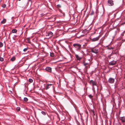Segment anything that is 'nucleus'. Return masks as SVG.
Instances as JSON below:
<instances>
[{
    "mask_svg": "<svg viewBox=\"0 0 125 125\" xmlns=\"http://www.w3.org/2000/svg\"><path fill=\"white\" fill-rule=\"evenodd\" d=\"M99 37H98L96 38H93L92 39V41H97L99 40Z\"/></svg>",
    "mask_w": 125,
    "mask_h": 125,
    "instance_id": "nucleus-12",
    "label": "nucleus"
},
{
    "mask_svg": "<svg viewBox=\"0 0 125 125\" xmlns=\"http://www.w3.org/2000/svg\"><path fill=\"white\" fill-rule=\"evenodd\" d=\"M17 31V30L16 29H13L12 30L11 32L13 33H15Z\"/></svg>",
    "mask_w": 125,
    "mask_h": 125,
    "instance_id": "nucleus-16",
    "label": "nucleus"
},
{
    "mask_svg": "<svg viewBox=\"0 0 125 125\" xmlns=\"http://www.w3.org/2000/svg\"><path fill=\"white\" fill-rule=\"evenodd\" d=\"M57 6L58 8H61V5L60 4L57 5Z\"/></svg>",
    "mask_w": 125,
    "mask_h": 125,
    "instance_id": "nucleus-30",
    "label": "nucleus"
},
{
    "mask_svg": "<svg viewBox=\"0 0 125 125\" xmlns=\"http://www.w3.org/2000/svg\"><path fill=\"white\" fill-rule=\"evenodd\" d=\"M53 86L52 84H47L46 86V90H48L51 87Z\"/></svg>",
    "mask_w": 125,
    "mask_h": 125,
    "instance_id": "nucleus-6",
    "label": "nucleus"
},
{
    "mask_svg": "<svg viewBox=\"0 0 125 125\" xmlns=\"http://www.w3.org/2000/svg\"><path fill=\"white\" fill-rule=\"evenodd\" d=\"M98 49L97 48L92 49L91 50V52L95 53H97L98 52Z\"/></svg>",
    "mask_w": 125,
    "mask_h": 125,
    "instance_id": "nucleus-4",
    "label": "nucleus"
},
{
    "mask_svg": "<svg viewBox=\"0 0 125 125\" xmlns=\"http://www.w3.org/2000/svg\"><path fill=\"white\" fill-rule=\"evenodd\" d=\"M73 46L78 50H80L81 48V45L78 43H74Z\"/></svg>",
    "mask_w": 125,
    "mask_h": 125,
    "instance_id": "nucleus-1",
    "label": "nucleus"
},
{
    "mask_svg": "<svg viewBox=\"0 0 125 125\" xmlns=\"http://www.w3.org/2000/svg\"><path fill=\"white\" fill-rule=\"evenodd\" d=\"M27 40V41L29 43H31V42L30 40V39L29 38H28L26 39Z\"/></svg>",
    "mask_w": 125,
    "mask_h": 125,
    "instance_id": "nucleus-17",
    "label": "nucleus"
},
{
    "mask_svg": "<svg viewBox=\"0 0 125 125\" xmlns=\"http://www.w3.org/2000/svg\"><path fill=\"white\" fill-rule=\"evenodd\" d=\"M15 60V57L14 56H13L10 59V60L12 61H14Z\"/></svg>",
    "mask_w": 125,
    "mask_h": 125,
    "instance_id": "nucleus-14",
    "label": "nucleus"
},
{
    "mask_svg": "<svg viewBox=\"0 0 125 125\" xmlns=\"http://www.w3.org/2000/svg\"><path fill=\"white\" fill-rule=\"evenodd\" d=\"M2 6L3 8H4L6 6V5L5 4H3L2 5Z\"/></svg>",
    "mask_w": 125,
    "mask_h": 125,
    "instance_id": "nucleus-24",
    "label": "nucleus"
},
{
    "mask_svg": "<svg viewBox=\"0 0 125 125\" xmlns=\"http://www.w3.org/2000/svg\"><path fill=\"white\" fill-rule=\"evenodd\" d=\"M59 12L61 13L60 14L61 16H63L64 15V13L62 12V11L61 10L59 9Z\"/></svg>",
    "mask_w": 125,
    "mask_h": 125,
    "instance_id": "nucleus-11",
    "label": "nucleus"
},
{
    "mask_svg": "<svg viewBox=\"0 0 125 125\" xmlns=\"http://www.w3.org/2000/svg\"><path fill=\"white\" fill-rule=\"evenodd\" d=\"M116 63V62L115 61H113L109 63V64L110 65H115Z\"/></svg>",
    "mask_w": 125,
    "mask_h": 125,
    "instance_id": "nucleus-7",
    "label": "nucleus"
},
{
    "mask_svg": "<svg viewBox=\"0 0 125 125\" xmlns=\"http://www.w3.org/2000/svg\"><path fill=\"white\" fill-rule=\"evenodd\" d=\"M50 55L51 57H53L54 56V53H50Z\"/></svg>",
    "mask_w": 125,
    "mask_h": 125,
    "instance_id": "nucleus-21",
    "label": "nucleus"
},
{
    "mask_svg": "<svg viewBox=\"0 0 125 125\" xmlns=\"http://www.w3.org/2000/svg\"><path fill=\"white\" fill-rule=\"evenodd\" d=\"M124 77L125 78V75H124Z\"/></svg>",
    "mask_w": 125,
    "mask_h": 125,
    "instance_id": "nucleus-34",
    "label": "nucleus"
},
{
    "mask_svg": "<svg viewBox=\"0 0 125 125\" xmlns=\"http://www.w3.org/2000/svg\"><path fill=\"white\" fill-rule=\"evenodd\" d=\"M3 45V43L1 42H0V47H2Z\"/></svg>",
    "mask_w": 125,
    "mask_h": 125,
    "instance_id": "nucleus-26",
    "label": "nucleus"
},
{
    "mask_svg": "<svg viewBox=\"0 0 125 125\" xmlns=\"http://www.w3.org/2000/svg\"><path fill=\"white\" fill-rule=\"evenodd\" d=\"M108 49H113V48L112 47H109Z\"/></svg>",
    "mask_w": 125,
    "mask_h": 125,
    "instance_id": "nucleus-32",
    "label": "nucleus"
},
{
    "mask_svg": "<svg viewBox=\"0 0 125 125\" xmlns=\"http://www.w3.org/2000/svg\"><path fill=\"white\" fill-rule=\"evenodd\" d=\"M45 70L46 71L49 72H51L52 71V69L50 67H46L45 69Z\"/></svg>",
    "mask_w": 125,
    "mask_h": 125,
    "instance_id": "nucleus-8",
    "label": "nucleus"
},
{
    "mask_svg": "<svg viewBox=\"0 0 125 125\" xmlns=\"http://www.w3.org/2000/svg\"><path fill=\"white\" fill-rule=\"evenodd\" d=\"M53 35V33H52L51 31L49 32L48 34L47 35V36L51 37Z\"/></svg>",
    "mask_w": 125,
    "mask_h": 125,
    "instance_id": "nucleus-10",
    "label": "nucleus"
},
{
    "mask_svg": "<svg viewBox=\"0 0 125 125\" xmlns=\"http://www.w3.org/2000/svg\"><path fill=\"white\" fill-rule=\"evenodd\" d=\"M115 81V79L112 78H110L108 80V82L111 83H113Z\"/></svg>",
    "mask_w": 125,
    "mask_h": 125,
    "instance_id": "nucleus-5",
    "label": "nucleus"
},
{
    "mask_svg": "<svg viewBox=\"0 0 125 125\" xmlns=\"http://www.w3.org/2000/svg\"><path fill=\"white\" fill-rule=\"evenodd\" d=\"M75 56L78 60H80L82 58H81L79 57L78 55L76 54Z\"/></svg>",
    "mask_w": 125,
    "mask_h": 125,
    "instance_id": "nucleus-13",
    "label": "nucleus"
},
{
    "mask_svg": "<svg viewBox=\"0 0 125 125\" xmlns=\"http://www.w3.org/2000/svg\"><path fill=\"white\" fill-rule=\"evenodd\" d=\"M89 83L90 84H92L93 86H97V83L95 81L91 80L90 81Z\"/></svg>",
    "mask_w": 125,
    "mask_h": 125,
    "instance_id": "nucleus-3",
    "label": "nucleus"
},
{
    "mask_svg": "<svg viewBox=\"0 0 125 125\" xmlns=\"http://www.w3.org/2000/svg\"><path fill=\"white\" fill-rule=\"evenodd\" d=\"M29 81L30 83H32L33 82V80L31 79H29Z\"/></svg>",
    "mask_w": 125,
    "mask_h": 125,
    "instance_id": "nucleus-27",
    "label": "nucleus"
},
{
    "mask_svg": "<svg viewBox=\"0 0 125 125\" xmlns=\"http://www.w3.org/2000/svg\"><path fill=\"white\" fill-rule=\"evenodd\" d=\"M6 21V20L5 19H4L3 20L1 21V23L4 24L5 23Z\"/></svg>",
    "mask_w": 125,
    "mask_h": 125,
    "instance_id": "nucleus-15",
    "label": "nucleus"
},
{
    "mask_svg": "<svg viewBox=\"0 0 125 125\" xmlns=\"http://www.w3.org/2000/svg\"><path fill=\"white\" fill-rule=\"evenodd\" d=\"M0 61L1 62L3 61V58L2 57H0Z\"/></svg>",
    "mask_w": 125,
    "mask_h": 125,
    "instance_id": "nucleus-29",
    "label": "nucleus"
},
{
    "mask_svg": "<svg viewBox=\"0 0 125 125\" xmlns=\"http://www.w3.org/2000/svg\"><path fill=\"white\" fill-rule=\"evenodd\" d=\"M21 0H18L19 1H20Z\"/></svg>",
    "mask_w": 125,
    "mask_h": 125,
    "instance_id": "nucleus-35",
    "label": "nucleus"
},
{
    "mask_svg": "<svg viewBox=\"0 0 125 125\" xmlns=\"http://www.w3.org/2000/svg\"><path fill=\"white\" fill-rule=\"evenodd\" d=\"M84 65L86 67H87V65L88 64L87 63H86L85 62L83 63Z\"/></svg>",
    "mask_w": 125,
    "mask_h": 125,
    "instance_id": "nucleus-22",
    "label": "nucleus"
},
{
    "mask_svg": "<svg viewBox=\"0 0 125 125\" xmlns=\"http://www.w3.org/2000/svg\"><path fill=\"white\" fill-rule=\"evenodd\" d=\"M94 14V12H93V11H92L91 13L90 14H91V15H93Z\"/></svg>",
    "mask_w": 125,
    "mask_h": 125,
    "instance_id": "nucleus-31",
    "label": "nucleus"
},
{
    "mask_svg": "<svg viewBox=\"0 0 125 125\" xmlns=\"http://www.w3.org/2000/svg\"><path fill=\"white\" fill-rule=\"evenodd\" d=\"M44 115H46L45 112L44 111H42L41 112Z\"/></svg>",
    "mask_w": 125,
    "mask_h": 125,
    "instance_id": "nucleus-23",
    "label": "nucleus"
},
{
    "mask_svg": "<svg viewBox=\"0 0 125 125\" xmlns=\"http://www.w3.org/2000/svg\"><path fill=\"white\" fill-rule=\"evenodd\" d=\"M120 119L123 123L125 122V117H120Z\"/></svg>",
    "mask_w": 125,
    "mask_h": 125,
    "instance_id": "nucleus-9",
    "label": "nucleus"
},
{
    "mask_svg": "<svg viewBox=\"0 0 125 125\" xmlns=\"http://www.w3.org/2000/svg\"><path fill=\"white\" fill-rule=\"evenodd\" d=\"M28 47H27L26 48H24L23 50V51L24 52H26L27 50H28Z\"/></svg>",
    "mask_w": 125,
    "mask_h": 125,
    "instance_id": "nucleus-18",
    "label": "nucleus"
},
{
    "mask_svg": "<svg viewBox=\"0 0 125 125\" xmlns=\"http://www.w3.org/2000/svg\"><path fill=\"white\" fill-rule=\"evenodd\" d=\"M24 100L25 101L27 102L28 101V99L26 97H24Z\"/></svg>",
    "mask_w": 125,
    "mask_h": 125,
    "instance_id": "nucleus-19",
    "label": "nucleus"
},
{
    "mask_svg": "<svg viewBox=\"0 0 125 125\" xmlns=\"http://www.w3.org/2000/svg\"><path fill=\"white\" fill-rule=\"evenodd\" d=\"M107 3L108 5L109 6H112L114 4V2L112 0H108Z\"/></svg>",
    "mask_w": 125,
    "mask_h": 125,
    "instance_id": "nucleus-2",
    "label": "nucleus"
},
{
    "mask_svg": "<svg viewBox=\"0 0 125 125\" xmlns=\"http://www.w3.org/2000/svg\"><path fill=\"white\" fill-rule=\"evenodd\" d=\"M87 31V30L86 29H85L83 30V31L82 32L83 33H85V32H86Z\"/></svg>",
    "mask_w": 125,
    "mask_h": 125,
    "instance_id": "nucleus-25",
    "label": "nucleus"
},
{
    "mask_svg": "<svg viewBox=\"0 0 125 125\" xmlns=\"http://www.w3.org/2000/svg\"><path fill=\"white\" fill-rule=\"evenodd\" d=\"M88 96L91 99H92L93 97V96H92L91 94L88 95Z\"/></svg>",
    "mask_w": 125,
    "mask_h": 125,
    "instance_id": "nucleus-28",
    "label": "nucleus"
},
{
    "mask_svg": "<svg viewBox=\"0 0 125 125\" xmlns=\"http://www.w3.org/2000/svg\"><path fill=\"white\" fill-rule=\"evenodd\" d=\"M32 0H29V1H31V2H32Z\"/></svg>",
    "mask_w": 125,
    "mask_h": 125,
    "instance_id": "nucleus-33",
    "label": "nucleus"
},
{
    "mask_svg": "<svg viewBox=\"0 0 125 125\" xmlns=\"http://www.w3.org/2000/svg\"><path fill=\"white\" fill-rule=\"evenodd\" d=\"M16 110L17 111H19L20 110V108L19 107H18L17 108Z\"/></svg>",
    "mask_w": 125,
    "mask_h": 125,
    "instance_id": "nucleus-20",
    "label": "nucleus"
}]
</instances>
